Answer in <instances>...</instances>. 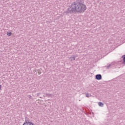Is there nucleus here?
<instances>
[{
    "instance_id": "nucleus-1",
    "label": "nucleus",
    "mask_w": 125,
    "mask_h": 125,
    "mask_svg": "<svg viewBox=\"0 0 125 125\" xmlns=\"http://www.w3.org/2000/svg\"><path fill=\"white\" fill-rule=\"evenodd\" d=\"M86 10V6L84 4L83 0H76L73 2L71 7L67 8L65 11V13L74 14L75 13H82Z\"/></svg>"
},
{
    "instance_id": "nucleus-2",
    "label": "nucleus",
    "mask_w": 125,
    "mask_h": 125,
    "mask_svg": "<svg viewBox=\"0 0 125 125\" xmlns=\"http://www.w3.org/2000/svg\"><path fill=\"white\" fill-rule=\"evenodd\" d=\"M22 125H35V124L30 122V120H29V119L26 118L24 123Z\"/></svg>"
},
{
    "instance_id": "nucleus-3",
    "label": "nucleus",
    "mask_w": 125,
    "mask_h": 125,
    "mask_svg": "<svg viewBox=\"0 0 125 125\" xmlns=\"http://www.w3.org/2000/svg\"><path fill=\"white\" fill-rule=\"evenodd\" d=\"M96 80H98V81H100V80L102 79V75L101 74H97L95 76Z\"/></svg>"
},
{
    "instance_id": "nucleus-4",
    "label": "nucleus",
    "mask_w": 125,
    "mask_h": 125,
    "mask_svg": "<svg viewBox=\"0 0 125 125\" xmlns=\"http://www.w3.org/2000/svg\"><path fill=\"white\" fill-rule=\"evenodd\" d=\"M69 59L70 61H74V60H76V57L73 55L72 57H70Z\"/></svg>"
},
{
    "instance_id": "nucleus-5",
    "label": "nucleus",
    "mask_w": 125,
    "mask_h": 125,
    "mask_svg": "<svg viewBox=\"0 0 125 125\" xmlns=\"http://www.w3.org/2000/svg\"><path fill=\"white\" fill-rule=\"evenodd\" d=\"M98 105L100 107H103V106H104V104H103V103H102V102H99Z\"/></svg>"
},
{
    "instance_id": "nucleus-6",
    "label": "nucleus",
    "mask_w": 125,
    "mask_h": 125,
    "mask_svg": "<svg viewBox=\"0 0 125 125\" xmlns=\"http://www.w3.org/2000/svg\"><path fill=\"white\" fill-rule=\"evenodd\" d=\"M46 97H52V94L47 93L46 94Z\"/></svg>"
},
{
    "instance_id": "nucleus-7",
    "label": "nucleus",
    "mask_w": 125,
    "mask_h": 125,
    "mask_svg": "<svg viewBox=\"0 0 125 125\" xmlns=\"http://www.w3.org/2000/svg\"><path fill=\"white\" fill-rule=\"evenodd\" d=\"M11 32H8L7 35L8 36V37H10V36H11Z\"/></svg>"
},
{
    "instance_id": "nucleus-8",
    "label": "nucleus",
    "mask_w": 125,
    "mask_h": 125,
    "mask_svg": "<svg viewBox=\"0 0 125 125\" xmlns=\"http://www.w3.org/2000/svg\"><path fill=\"white\" fill-rule=\"evenodd\" d=\"M122 58L124 59V62L125 63V55L122 56Z\"/></svg>"
},
{
    "instance_id": "nucleus-9",
    "label": "nucleus",
    "mask_w": 125,
    "mask_h": 125,
    "mask_svg": "<svg viewBox=\"0 0 125 125\" xmlns=\"http://www.w3.org/2000/svg\"><path fill=\"white\" fill-rule=\"evenodd\" d=\"M115 48H116V47L115 46V45H113L112 47V50H114Z\"/></svg>"
},
{
    "instance_id": "nucleus-10",
    "label": "nucleus",
    "mask_w": 125,
    "mask_h": 125,
    "mask_svg": "<svg viewBox=\"0 0 125 125\" xmlns=\"http://www.w3.org/2000/svg\"><path fill=\"white\" fill-rule=\"evenodd\" d=\"M38 73L39 75H41L42 74V72L40 70H38Z\"/></svg>"
},
{
    "instance_id": "nucleus-11",
    "label": "nucleus",
    "mask_w": 125,
    "mask_h": 125,
    "mask_svg": "<svg viewBox=\"0 0 125 125\" xmlns=\"http://www.w3.org/2000/svg\"><path fill=\"white\" fill-rule=\"evenodd\" d=\"M86 97H89V93L86 94Z\"/></svg>"
},
{
    "instance_id": "nucleus-12",
    "label": "nucleus",
    "mask_w": 125,
    "mask_h": 125,
    "mask_svg": "<svg viewBox=\"0 0 125 125\" xmlns=\"http://www.w3.org/2000/svg\"><path fill=\"white\" fill-rule=\"evenodd\" d=\"M29 98H30V99H32V96L31 95H29L28 96Z\"/></svg>"
},
{
    "instance_id": "nucleus-13",
    "label": "nucleus",
    "mask_w": 125,
    "mask_h": 125,
    "mask_svg": "<svg viewBox=\"0 0 125 125\" xmlns=\"http://www.w3.org/2000/svg\"><path fill=\"white\" fill-rule=\"evenodd\" d=\"M109 67H110V65H108L107 67V69H109Z\"/></svg>"
}]
</instances>
